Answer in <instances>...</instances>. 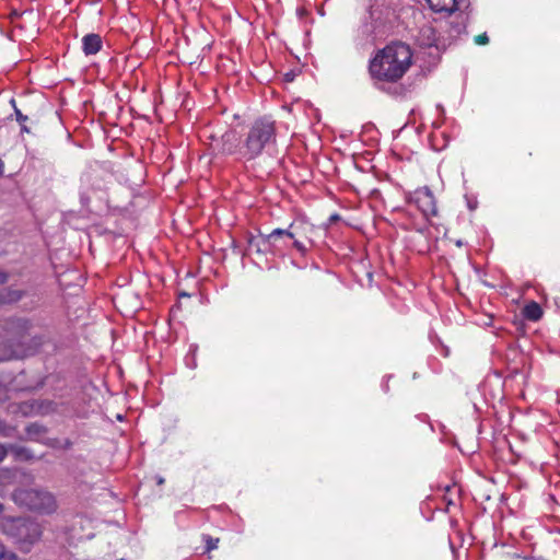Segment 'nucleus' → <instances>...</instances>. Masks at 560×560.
<instances>
[{"label":"nucleus","instance_id":"obj_1","mask_svg":"<svg viewBox=\"0 0 560 560\" xmlns=\"http://www.w3.org/2000/svg\"><path fill=\"white\" fill-rule=\"evenodd\" d=\"M411 58V50L406 44L387 45L371 60L370 73L376 80L395 82L409 69Z\"/></svg>","mask_w":560,"mask_h":560},{"label":"nucleus","instance_id":"obj_2","mask_svg":"<svg viewBox=\"0 0 560 560\" xmlns=\"http://www.w3.org/2000/svg\"><path fill=\"white\" fill-rule=\"evenodd\" d=\"M277 152L276 121L264 116L255 119L248 127L242 142L241 153L250 161L266 153L272 156Z\"/></svg>","mask_w":560,"mask_h":560},{"label":"nucleus","instance_id":"obj_3","mask_svg":"<svg viewBox=\"0 0 560 560\" xmlns=\"http://www.w3.org/2000/svg\"><path fill=\"white\" fill-rule=\"evenodd\" d=\"M466 18L455 15L453 20H434L423 24L417 35L419 46L445 50L457 37L466 33Z\"/></svg>","mask_w":560,"mask_h":560},{"label":"nucleus","instance_id":"obj_4","mask_svg":"<svg viewBox=\"0 0 560 560\" xmlns=\"http://www.w3.org/2000/svg\"><path fill=\"white\" fill-rule=\"evenodd\" d=\"M4 533L20 546L22 551L27 552L39 540L42 528L34 520L19 517L4 526Z\"/></svg>","mask_w":560,"mask_h":560},{"label":"nucleus","instance_id":"obj_5","mask_svg":"<svg viewBox=\"0 0 560 560\" xmlns=\"http://www.w3.org/2000/svg\"><path fill=\"white\" fill-rule=\"evenodd\" d=\"M12 500L20 506L40 513H52L56 510L54 495L40 489H16Z\"/></svg>","mask_w":560,"mask_h":560},{"label":"nucleus","instance_id":"obj_6","mask_svg":"<svg viewBox=\"0 0 560 560\" xmlns=\"http://www.w3.org/2000/svg\"><path fill=\"white\" fill-rule=\"evenodd\" d=\"M358 34L362 44H373L377 37L384 34L381 14L370 10L362 19Z\"/></svg>","mask_w":560,"mask_h":560},{"label":"nucleus","instance_id":"obj_7","mask_svg":"<svg viewBox=\"0 0 560 560\" xmlns=\"http://www.w3.org/2000/svg\"><path fill=\"white\" fill-rule=\"evenodd\" d=\"M430 9L435 13H445L451 15L459 12L457 15H463L468 20V12L470 9L469 0H425Z\"/></svg>","mask_w":560,"mask_h":560},{"label":"nucleus","instance_id":"obj_8","mask_svg":"<svg viewBox=\"0 0 560 560\" xmlns=\"http://www.w3.org/2000/svg\"><path fill=\"white\" fill-rule=\"evenodd\" d=\"M410 200L427 219L436 215L438 209L435 198L428 186L416 189Z\"/></svg>","mask_w":560,"mask_h":560},{"label":"nucleus","instance_id":"obj_9","mask_svg":"<svg viewBox=\"0 0 560 560\" xmlns=\"http://www.w3.org/2000/svg\"><path fill=\"white\" fill-rule=\"evenodd\" d=\"M273 257L284 256L290 249L291 238L294 233L291 230L273 229L270 232Z\"/></svg>","mask_w":560,"mask_h":560},{"label":"nucleus","instance_id":"obj_10","mask_svg":"<svg viewBox=\"0 0 560 560\" xmlns=\"http://www.w3.org/2000/svg\"><path fill=\"white\" fill-rule=\"evenodd\" d=\"M30 327L31 323L24 318L7 319L3 324V329L7 331V335L10 336L11 339L18 340L19 342L24 340Z\"/></svg>","mask_w":560,"mask_h":560},{"label":"nucleus","instance_id":"obj_11","mask_svg":"<svg viewBox=\"0 0 560 560\" xmlns=\"http://www.w3.org/2000/svg\"><path fill=\"white\" fill-rule=\"evenodd\" d=\"M237 142L236 132L234 130H226L219 139L218 150L222 154H234L237 149Z\"/></svg>","mask_w":560,"mask_h":560},{"label":"nucleus","instance_id":"obj_12","mask_svg":"<svg viewBox=\"0 0 560 560\" xmlns=\"http://www.w3.org/2000/svg\"><path fill=\"white\" fill-rule=\"evenodd\" d=\"M103 47L102 37L98 34L90 33L82 38V50L85 56L97 54Z\"/></svg>","mask_w":560,"mask_h":560},{"label":"nucleus","instance_id":"obj_13","mask_svg":"<svg viewBox=\"0 0 560 560\" xmlns=\"http://www.w3.org/2000/svg\"><path fill=\"white\" fill-rule=\"evenodd\" d=\"M285 230H291L294 233V237L291 240L304 238L310 246L314 245V241L310 234L313 232L312 226H305L303 223L292 222Z\"/></svg>","mask_w":560,"mask_h":560},{"label":"nucleus","instance_id":"obj_14","mask_svg":"<svg viewBox=\"0 0 560 560\" xmlns=\"http://www.w3.org/2000/svg\"><path fill=\"white\" fill-rule=\"evenodd\" d=\"M544 315L541 306L535 302L530 301L528 302L523 308H522V316L529 322H538Z\"/></svg>","mask_w":560,"mask_h":560},{"label":"nucleus","instance_id":"obj_15","mask_svg":"<svg viewBox=\"0 0 560 560\" xmlns=\"http://www.w3.org/2000/svg\"><path fill=\"white\" fill-rule=\"evenodd\" d=\"M21 350L11 341L0 342V361H9L19 358Z\"/></svg>","mask_w":560,"mask_h":560},{"label":"nucleus","instance_id":"obj_16","mask_svg":"<svg viewBox=\"0 0 560 560\" xmlns=\"http://www.w3.org/2000/svg\"><path fill=\"white\" fill-rule=\"evenodd\" d=\"M259 247H260V256H272L273 250L271 245V236L270 233H262L259 231Z\"/></svg>","mask_w":560,"mask_h":560},{"label":"nucleus","instance_id":"obj_17","mask_svg":"<svg viewBox=\"0 0 560 560\" xmlns=\"http://www.w3.org/2000/svg\"><path fill=\"white\" fill-rule=\"evenodd\" d=\"M22 298L19 290L3 289L0 290V305L18 302Z\"/></svg>","mask_w":560,"mask_h":560},{"label":"nucleus","instance_id":"obj_18","mask_svg":"<svg viewBox=\"0 0 560 560\" xmlns=\"http://www.w3.org/2000/svg\"><path fill=\"white\" fill-rule=\"evenodd\" d=\"M246 253L248 255H258L260 256V247H259V233L257 235L249 234L247 236V247Z\"/></svg>","mask_w":560,"mask_h":560},{"label":"nucleus","instance_id":"obj_19","mask_svg":"<svg viewBox=\"0 0 560 560\" xmlns=\"http://www.w3.org/2000/svg\"><path fill=\"white\" fill-rule=\"evenodd\" d=\"M10 103L12 104V106L14 107V113H15V117H16V120L19 121V124L21 125V131L22 132H26L28 133L30 132V129L28 127L25 125V122L27 121L28 117L26 115H23L22 112L15 106V100L12 98L10 101Z\"/></svg>","mask_w":560,"mask_h":560},{"label":"nucleus","instance_id":"obj_20","mask_svg":"<svg viewBox=\"0 0 560 560\" xmlns=\"http://www.w3.org/2000/svg\"><path fill=\"white\" fill-rule=\"evenodd\" d=\"M291 246L294 247L301 256H305L312 247L300 238L291 240L290 247Z\"/></svg>","mask_w":560,"mask_h":560},{"label":"nucleus","instance_id":"obj_21","mask_svg":"<svg viewBox=\"0 0 560 560\" xmlns=\"http://www.w3.org/2000/svg\"><path fill=\"white\" fill-rule=\"evenodd\" d=\"M9 450L15 454L18 457H22L25 459H30L33 457L31 450L24 446L10 445Z\"/></svg>","mask_w":560,"mask_h":560},{"label":"nucleus","instance_id":"obj_22","mask_svg":"<svg viewBox=\"0 0 560 560\" xmlns=\"http://www.w3.org/2000/svg\"><path fill=\"white\" fill-rule=\"evenodd\" d=\"M25 431L30 436H35V435H42V434L46 433L47 430L44 425L34 422V423L28 424L25 428Z\"/></svg>","mask_w":560,"mask_h":560},{"label":"nucleus","instance_id":"obj_23","mask_svg":"<svg viewBox=\"0 0 560 560\" xmlns=\"http://www.w3.org/2000/svg\"><path fill=\"white\" fill-rule=\"evenodd\" d=\"M18 557L14 552L8 551L5 547L0 544V560H16Z\"/></svg>","mask_w":560,"mask_h":560},{"label":"nucleus","instance_id":"obj_24","mask_svg":"<svg viewBox=\"0 0 560 560\" xmlns=\"http://www.w3.org/2000/svg\"><path fill=\"white\" fill-rule=\"evenodd\" d=\"M218 542H219L218 538L213 539L212 537L207 536V538H206L207 551L217 549L218 548Z\"/></svg>","mask_w":560,"mask_h":560},{"label":"nucleus","instance_id":"obj_25","mask_svg":"<svg viewBox=\"0 0 560 560\" xmlns=\"http://www.w3.org/2000/svg\"><path fill=\"white\" fill-rule=\"evenodd\" d=\"M474 42L477 45H486L489 43V37H488L487 33H482V34L475 36Z\"/></svg>","mask_w":560,"mask_h":560},{"label":"nucleus","instance_id":"obj_26","mask_svg":"<svg viewBox=\"0 0 560 560\" xmlns=\"http://www.w3.org/2000/svg\"><path fill=\"white\" fill-rule=\"evenodd\" d=\"M81 202L83 206H89L92 200V195L89 191L82 190L80 194Z\"/></svg>","mask_w":560,"mask_h":560},{"label":"nucleus","instance_id":"obj_27","mask_svg":"<svg viewBox=\"0 0 560 560\" xmlns=\"http://www.w3.org/2000/svg\"><path fill=\"white\" fill-rule=\"evenodd\" d=\"M9 452V448L0 443V463L4 460Z\"/></svg>","mask_w":560,"mask_h":560},{"label":"nucleus","instance_id":"obj_28","mask_svg":"<svg viewBox=\"0 0 560 560\" xmlns=\"http://www.w3.org/2000/svg\"><path fill=\"white\" fill-rule=\"evenodd\" d=\"M415 230L421 235H425L429 232V228L427 225H417L415 226Z\"/></svg>","mask_w":560,"mask_h":560},{"label":"nucleus","instance_id":"obj_29","mask_svg":"<svg viewBox=\"0 0 560 560\" xmlns=\"http://www.w3.org/2000/svg\"><path fill=\"white\" fill-rule=\"evenodd\" d=\"M72 445H73L72 441H70L69 439H66V440L63 441L62 447H63L65 450H70V448L72 447Z\"/></svg>","mask_w":560,"mask_h":560},{"label":"nucleus","instance_id":"obj_30","mask_svg":"<svg viewBox=\"0 0 560 560\" xmlns=\"http://www.w3.org/2000/svg\"><path fill=\"white\" fill-rule=\"evenodd\" d=\"M467 206L470 210H475L477 208V200H474V201L468 200Z\"/></svg>","mask_w":560,"mask_h":560},{"label":"nucleus","instance_id":"obj_31","mask_svg":"<svg viewBox=\"0 0 560 560\" xmlns=\"http://www.w3.org/2000/svg\"><path fill=\"white\" fill-rule=\"evenodd\" d=\"M90 178H91V174L90 173L84 174L83 177H82V183L89 182Z\"/></svg>","mask_w":560,"mask_h":560},{"label":"nucleus","instance_id":"obj_32","mask_svg":"<svg viewBox=\"0 0 560 560\" xmlns=\"http://www.w3.org/2000/svg\"><path fill=\"white\" fill-rule=\"evenodd\" d=\"M164 481H165V480H164V478H163V477H161V476H158V477H156V483H158L159 486L163 485V483H164Z\"/></svg>","mask_w":560,"mask_h":560},{"label":"nucleus","instance_id":"obj_33","mask_svg":"<svg viewBox=\"0 0 560 560\" xmlns=\"http://www.w3.org/2000/svg\"><path fill=\"white\" fill-rule=\"evenodd\" d=\"M3 170H4V163H3V161L0 159V176H2V174H3Z\"/></svg>","mask_w":560,"mask_h":560},{"label":"nucleus","instance_id":"obj_34","mask_svg":"<svg viewBox=\"0 0 560 560\" xmlns=\"http://www.w3.org/2000/svg\"><path fill=\"white\" fill-rule=\"evenodd\" d=\"M329 220L337 221V220H339V215L335 213V214L330 215Z\"/></svg>","mask_w":560,"mask_h":560},{"label":"nucleus","instance_id":"obj_35","mask_svg":"<svg viewBox=\"0 0 560 560\" xmlns=\"http://www.w3.org/2000/svg\"><path fill=\"white\" fill-rule=\"evenodd\" d=\"M179 298H183V296H190V294L186 293V292H180L178 294Z\"/></svg>","mask_w":560,"mask_h":560},{"label":"nucleus","instance_id":"obj_36","mask_svg":"<svg viewBox=\"0 0 560 560\" xmlns=\"http://www.w3.org/2000/svg\"><path fill=\"white\" fill-rule=\"evenodd\" d=\"M436 107H438V109H440V110H441V113H442V114L444 113V108H443V106H442V105L438 104V106H436Z\"/></svg>","mask_w":560,"mask_h":560},{"label":"nucleus","instance_id":"obj_37","mask_svg":"<svg viewBox=\"0 0 560 560\" xmlns=\"http://www.w3.org/2000/svg\"><path fill=\"white\" fill-rule=\"evenodd\" d=\"M3 510H4V506L2 503H0V515L2 514Z\"/></svg>","mask_w":560,"mask_h":560},{"label":"nucleus","instance_id":"obj_38","mask_svg":"<svg viewBox=\"0 0 560 560\" xmlns=\"http://www.w3.org/2000/svg\"><path fill=\"white\" fill-rule=\"evenodd\" d=\"M98 189H101V186L92 187V190H93V191L98 190Z\"/></svg>","mask_w":560,"mask_h":560},{"label":"nucleus","instance_id":"obj_39","mask_svg":"<svg viewBox=\"0 0 560 560\" xmlns=\"http://www.w3.org/2000/svg\"><path fill=\"white\" fill-rule=\"evenodd\" d=\"M456 245H457V246H462V245H463V242H462V241H457V242H456Z\"/></svg>","mask_w":560,"mask_h":560},{"label":"nucleus","instance_id":"obj_40","mask_svg":"<svg viewBox=\"0 0 560 560\" xmlns=\"http://www.w3.org/2000/svg\"><path fill=\"white\" fill-rule=\"evenodd\" d=\"M5 279H7V277H5V276L0 275V280H5Z\"/></svg>","mask_w":560,"mask_h":560}]
</instances>
